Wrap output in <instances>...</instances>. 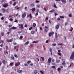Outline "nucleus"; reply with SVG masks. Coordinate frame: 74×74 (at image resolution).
Wrapping results in <instances>:
<instances>
[{"label": "nucleus", "mask_w": 74, "mask_h": 74, "mask_svg": "<svg viewBox=\"0 0 74 74\" xmlns=\"http://www.w3.org/2000/svg\"><path fill=\"white\" fill-rule=\"evenodd\" d=\"M45 32H48V31H47V29H45Z\"/></svg>", "instance_id": "nucleus-61"}, {"label": "nucleus", "mask_w": 74, "mask_h": 74, "mask_svg": "<svg viewBox=\"0 0 74 74\" xmlns=\"http://www.w3.org/2000/svg\"><path fill=\"white\" fill-rule=\"evenodd\" d=\"M11 58H12L13 60H14V57L13 56Z\"/></svg>", "instance_id": "nucleus-63"}, {"label": "nucleus", "mask_w": 74, "mask_h": 74, "mask_svg": "<svg viewBox=\"0 0 74 74\" xmlns=\"http://www.w3.org/2000/svg\"><path fill=\"white\" fill-rule=\"evenodd\" d=\"M27 24L25 25V27H27Z\"/></svg>", "instance_id": "nucleus-57"}, {"label": "nucleus", "mask_w": 74, "mask_h": 74, "mask_svg": "<svg viewBox=\"0 0 74 74\" xmlns=\"http://www.w3.org/2000/svg\"><path fill=\"white\" fill-rule=\"evenodd\" d=\"M4 32H2L1 33V35L2 36H4Z\"/></svg>", "instance_id": "nucleus-34"}, {"label": "nucleus", "mask_w": 74, "mask_h": 74, "mask_svg": "<svg viewBox=\"0 0 74 74\" xmlns=\"http://www.w3.org/2000/svg\"><path fill=\"white\" fill-rule=\"evenodd\" d=\"M10 42H12V41H13V40H12V39H11L10 40Z\"/></svg>", "instance_id": "nucleus-50"}, {"label": "nucleus", "mask_w": 74, "mask_h": 74, "mask_svg": "<svg viewBox=\"0 0 74 74\" xmlns=\"http://www.w3.org/2000/svg\"><path fill=\"white\" fill-rule=\"evenodd\" d=\"M32 27H30L29 28V30H32Z\"/></svg>", "instance_id": "nucleus-47"}, {"label": "nucleus", "mask_w": 74, "mask_h": 74, "mask_svg": "<svg viewBox=\"0 0 74 74\" xmlns=\"http://www.w3.org/2000/svg\"><path fill=\"white\" fill-rule=\"evenodd\" d=\"M74 58V52H73L70 57L71 59H73Z\"/></svg>", "instance_id": "nucleus-2"}, {"label": "nucleus", "mask_w": 74, "mask_h": 74, "mask_svg": "<svg viewBox=\"0 0 74 74\" xmlns=\"http://www.w3.org/2000/svg\"><path fill=\"white\" fill-rule=\"evenodd\" d=\"M8 6V5L6 3L5 4L3 5V7L4 8H6V7H7Z\"/></svg>", "instance_id": "nucleus-6"}, {"label": "nucleus", "mask_w": 74, "mask_h": 74, "mask_svg": "<svg viewBox=\"0 0 74 74\" xmlns=\"http://www.w3.org/2000/svg\"><path fill=\"white\" fill-rule=\"evenodd\" d=\"M22 38H23V36H21L20 37V39H22Z\"/></svg>", "instance_id": "nucleus-40"}, {"label": "nucleus", "mask_w": 74, "mask_h": 74, "mask_svg": "<svg viewBox=\"0 0 74 74\" xmlns=\"http://www.w3.org/2000/svg\"><path fill=\"white\" fill-rule=\"evenodd\" d=\"M54 7L57 8V7H56V4H55V3H54Z\"/></svg>", "instance_id": "nucleus-33"}, {"label": "nucleus", "mask_w": 74, "mask_h": 74, "mask_svg": "<svg viewBox=\"0 0 74 74\" xmlns=\"http://www.w3.org/2000/svg\"><path fill=\"white\" fill-rule=\"evenodd\" d=\"M6 53H7V54H8V53L7 51H6V52H5V51H4V55H6Z\"/></svg>", "instance_id": "nucleus-17"}, {"label": "nucleus", "mask_w": 74, "mask_h": 74, "mask_svg": "<svg viewBox=\"0 0 74 74\" xmlns=\"http://www.w3.org/2000/svg\"><path fill=\"white\" fill-rule=\"evenodd\" d=\"M33 26L34 27H36V24L35 23H33Z\"/></svg>", "instance_id": "nucleus-21"}, {"label": "nucleus", "mask_w": 74, "mask_h": 74, "mask_svg": "<svg viewBox=\"0 0 74 74\" xmlns=\"http://www.w3.org/2000/svg\"><path fill=\"white\" fill-rule=\"evenodd\" d=\"M55 37L56 38H58V34L56 33H55Z\"/></svg>", "instance_id": "nucleus-18"}, {"label": "nucleus", "mask_w": 74, "mask_h": 74, "mask_svg": "<svg viewBox=\"0 0 74 74\" xmlns=\"http://www.w3.org/2000/svg\"><path fill=\"white\" fill-rule=\"evenodd\" d=\"M69 17H72V15H71V14H69Z\"/></svg>", "instance_id": "nucleus-32"}, {"label": "nucleus", "mask_w": 74, "mask_h": 74, "mask_svg": "<svg viewBox=\"0 0 74 74\" xmlns=\"http://www.w3.org/2000/svg\"><path fill=\"white\" fill-rule=\"evenodd\" d=\"M2 11H3V12L4 13L5 12V9L4 8H2Z\"/></svg>", "instance_id": "nucleus-19"}, {"label": "nucleus", "mask_w": 74, "mask_h": 74, "mask_svg": "<svg viewBox=\"0 0 74 74\" xmlns=\"http://www.w3.org/2000/svg\"><path fill=\"white\" fill-rule=\"evenodd\" d=\"M9 20L10 21H13V19L12 18H10Z\"/></svg>", "instance_id": "nucleus-44"}, {"label": "nucleus", "mask_w": 74, "mask_h": 74, "mask_svg": "<svg viewBox=\"0 0 74 74\" xmlns=\"http://www.w3.org/2000/svg\"><path fill=\"white\" fill-rule=\"evenodd\" d=\"M36 11V8H33L32 9V12H34Z\"/></svg>", "instance_id": "nucleus-14"}, {"label": "nucleus", "mask_w": 74, "mask_h": 74, "mask_svg": "<svg viewBox=\"0 0 74 74\" xmlns=\"http://www.w3.org/2000/svg\"><path fill=\"white\" fill-rule=\"evenodd\" d=\"M40 72L41 74H44V73L43 72H42V71H40Z\"/></svg>", "instance_id": "nucleus-45"}, {"label": "nucleus", "mask_w": 74, "mask_h": 74, "mask_svg": "<svg viewBox=\"0 0 74 74\" xmlns=\"http://www.w3.org/2000/svg\"><path fill=\"white\" fill-rule=\"evenodd\" d=\"M44 10H45V11H47V9L45 8H43Z\"/></svg>", "instance_id": "nucleus-55"}, {"label": "nucleus", "mask_w": 74, "mask_h": 74, "mask_svg": "<svg viewBox=\"0 0 74 74\" xmlns=\"http://www.w3.org/2000/svg\"><path fill=\"white\" fill-rule=\"evenodd\" d=\"M19 26H21L19 27V29H24V27H23V25L22 24H18Z\"/></svg>", "instance_id": "nucleus-1"}, {"label": "nucleus", "mask_w": 74, "mask_h": 74, "mask_svg": "<svg viewBox=\"0 0 74 74\" xmlns=\"http://www.w3.org/2000/svg\"><path fill=\"white\" fill-rule=\"evenodd\" d=\"M11 29H16V27H11Z\"/></svg>", "instance_id": "nucleus-20"}, {"label": "nucleus", "mask_w": 74, "mask_h": 74, "mask_svg": "<svg viewBox=\"0 0 74 74\" xmlns=\"http://www.w3.org/2000/svg\"><path fill=\"white\" fill-rule=\"evenodd\" d=\"M36 7L38 8H40V5H36Z\"/></svg>", "instance_id": "nucleus-28"}, {"label": "nucleus", "mask_w": 74, "mask_h": 74, "mask_svg": "<svg viewBox=\"0 0 74 74\" xmlns=\"http://www.w3.org/2000/svg\"><path fill=\"white\" fill-rule=\"evenodd\" d=\"M60 26V24H59V23H58V25H56L55 26V27H56V29H58L59 28Z\"/></svg>", "instance_id": "nucleus-3"}, {"label": "nucleus", "mask_w": 74, "mask_h": 74, "mask_svg": "<svg viewBox=\"0 0 74 74\" xmlns=\"http://www.w3.org/2000/svg\"><path fill=\"white\" fill-rule=\"evenodd\" d=\"M66 64V62H65V61H64L62 63V65H65Z\"/></svg>", "instance_id": "nucleus-25"}, {"label": "nucleus", "mask_w": 74, "mask_h": 74, "mask_svg": "<svg viewBox=\"0 0 74 74\" xmlns=\"http://www.w3.org/2000/svg\"><path fill=\"white\" fill-rule=\"evenodd\" d=\"M31 33L32 34H34V33H35V32L32 31L31 32Z\"/></svg>", "instance_id": "nucleus-22"}, {"label": "nucleus", "mask_w": 74, "mask_h": 74, "mask_svg": "<svg viewBox=\"0 0 74 74\" xmlns=\"http://www.w3.org/2000/svg\"><path fill=\"white\" fill-rule=\"evenodd\" d=\"M15 22H16L17 23L18 22V20L16 19H15Z\"/></svg>", "instance_id": "nucleus-41"}, {"label": "nucleus", "mask_w": 74, "mask_h": 74, "mask_svg": "<svg viewBox=\"0 0 74 74\" xmlns=\"http://www.w3.org/2000/svg\"><path fill=\"white\" fill-rule=\"evenodd\" d=\"M19 65H20V62H19L15 64V66H19Z\"/></svg>", "instance_id": "nucleus-9"}, {"label": "nucleus", "mask_w": 74, "mask_h": 74, "mask_svg": "<svg viewBox=\"0 0 74 74\" xmlns=\"http://www.w3.org/2000/svg\"><path fill=\"white\" fill-rule=\"evenodd\" d=\"M61 51H60V50H59L58 51V53H60Z\"/></svg>", "instance_id": "nucleus-59"}, {"label": "nucleus", "mask_w": 74, "mask_h": 74, "mask_svg": "<svg viewBox=\"0 0 74 74\" xmlns=\"http://www.w3.org/2000/svg\"><path fill=\"white\" fill-rule=\"evenodd\" d=\"M1 20H3V19H4V17H1Z\"/></svg>", "instance_id": "nucleus-56"}, {"label": "nucleus", "mask_w": 74, "mask_h": 74, "mask_svg": "<svg viewBox=\"0 0 74 74\" xmlns=\"http://www.w3.org/2000/svg\"><path fill=\"white\" fill-rule=\"evenodd\" d=\"M24 65L25 66H28V65H27V64H25Z\"/></svg>", "instance_id": "nucleus-53"}, {"label": "nucleus", "mask_w": 74, "mask_h": 74, "mask_svg": "<svg viewBox=\"0 0 74 74\" xmlns=\"http://www.w3.org/2000/svg\"><path fill=\"white\" fill-rule=\"evenodd\" d=\"M26 16V13H24L22 15V18H24Z\"/></svg>", "instance_id": "nucleus-4"}, {"label": "nucleus", "mask_w": 74, "mask_h": 74, "mask_svg": "<svg viewBox=\"0 0 74 74\" xmlns=\"http://www.w3.org/2000/svg\"><path fill=\"white\" fill-rule=\"evenodd\" d=\"M60 70H61V69L60 68H59L58 69V71H59Z\"/></svg>", "instance_id": "nucleus-36"}, {"label": "nucleus", "mask_w": 74, "mask_h": 74, "mask_svg": "<svg viewBox=\"0 0 74 74\" xmlns=\"http://www.w3.org/2000/svg\"><path fill=\"white\" fill-rule=\"evenodd\" d=\"M38 12H37L35 14V15L36 16H37V15H38Z\"/></svg>", "instance_id": "nucleus-37"}, {"label": "nucleus", "mask_w": 74, "mask_h": 74, "mask_svg": "<svg viewBox=\"0 0 74 74\" xmlns=\"http://www.w3.org/2000/svg\"><path fill=\"white\" fill-rule=\"evenodd\" d=\"M36 3H40V1H38V0H36Z\"/></svg>", "instance_id": "nucleus-38"}, {"label": "nucleus", "mask_w": 74, "mask_h": 74, "mask_svg": "<svg viewBox=\"0 0 74 74\" xmlns=\"http://www.w3.org/2000/svg\"><path fill=\"white\" fill-rule=\"evenodd\" d=\"M15 5H16V2H14L13 3V5H14V6H15Z\"/></svg>", "instance_id": "nucleus-48"}, {"label": "nucleus", "mask_w": 74, "mask_h": 74, "mask_svg": "<svg viewBox=\"0 0 74 74\" xmlns=\"http://www.w3.org/2000/svg\"><path fill=\"white\" fill-rule=\"evenodd\" d=\"M35 74H40V73L37 70L35 71H34Z\"/></svg>", "instance_id": "nucleus-8"}, {"label": "nucleus", "mask_w": 74, "mask_h": 74, "mask_svg": "<svg viewBox=\"0 0 74 74\" xmlns=\"http://www.w3.org/2000/svg\"><path fill=\"white\" fill-rule=\"evenodd\" d=\"M64 38L65 40H66V36H64Z\"/></svg>", "instance_id": "nucleus-43"}, {"label": "nucleus", "mask_w": 74, "mask_h": 74, "mask_svg": "<svg viewBox=\"0 0 74 74\" xmlns=\"http://www.w3.org/2000/svg\"><path fill=\"white\" fill-rule=\"evenodd\" d=\"M30 63H31V61L29 60V61H27V63H28V64H29Z\"/></svg>", "instance_id": "nucleus-30"}, {"label": "nucleus", "mask_w": 74, "mask_h": 74, "mask_svg": "<svg viewBox=\"0 0 74 74\" xmlns=\"http://www.w3.org/2000/svg\"><path fill=\"white\" fill-rule=\"evenodd\" d=\"M6 49H8V46H6Z\"/></svg>", "instance_id": "nucleus-64"}, {"label": "nucleus", "mask_w": 74, "mask_h": 74, "mask_svg": "<svg viewBox=\"0 0 74 74\" xmlns=\"http://www.w3.org/2000/svg\"><path fill=\"white\" fill-rule=\"evenodd\" d=\"M9 27H12V25H9L8 26Z\"/></svg>", "instance_id": "nucleus-52"}, {"label": "nucleus", "mask_w": 74, "mask_h": 74, "mask_svg": "<svg viewBox=\"0 0 74 74\" xmlns=\"http://www.w3.org/2000/svg\"><path fill=\"white\" fill-rule=\"evenodd\" d=\"M39 12V10H38V9H37V10H36V12Z\"/></svg>", "instance_id": "nucleus-62"}, {"label": "nucleus", "mask_w": 74, "mask_h": 74, "mask_svg": "<svg viewBox=\"0 0 74 74\" xmlns=\"http://www.w3.org/2000/svg\"><path fill=\"white\" fill-rule=\"evenodd\" d=\"M60 18H64V17L63 16H60Z\"/></svg>", "instance_id": "nucleus-42"}, {"label": "nucleus", "mask_w": 74, "mask_h": 74, "mask_svg": "<svg viewBox=\"0 0 74 74\" xmlns=\"http://www.w3.org/2000/svg\"><path fill=\"white\" fill-rule=\"evenodd\" d=\"M60 62V60H56V62L57 63H59Z\"/></svg>", "instance_id": "nucleus-16"}, {"label": "nucleus", "mask_w": 74, "mask_h": 74, "mask_svg": "<svg viewBox=\"0 0 74 74\" xmlns=\"http://www.w3.org/2000/svg\"><path fill=\"white\" fill-rule=\"evenodd\" d=\"M73 30V27H71V28L70 31H72V30Z\"/></svg>", "instance_id": "nucleus-51"}, {"label": "nucleus", "mask_w": 74, "mask_h": 74, "mask_svg": "<svg viewBox=\"0 0 74 74\" xmlns=\"http://www.w3.org/2000/svg\"><path fill=\"white\" fill-rule=\"evenodd\" d=\"M13 62H11L10 64V66H12V65H13Z\"/></svg>", "instance_id": "nucleus-24"}, {"label": "nucleus", "mask_w": 74, "mask_h": 74, "mask_svg": "<svg viewBox=\"0 0 74 74\" xmlns=\"http://www.w3.org/2000/svg\"><path fill=\"white\" fill-rule=\"evenodd\" d=\"M30 6L32 7H34V4L33 3H32L31 4Z\"/></svg>", "instance_id": "nucleus-23"}, {"label": "nucleus", "mask_w": 74, "mask_h": 74, "mask_svg": "<svg viewBox=\"0 0 74 74\" xmlns=\"http://www.w3.org/2000/svg\"><path fill=\"white\" fill-rule=\"evenodd\" d=\"M58 54L60 56H62V53H58Z\"/></svg>", "instance_id": "nucleus-27"}, {"label": "nucleus", "mask_w": 74, "mask_h": 74, "mask_svg": "<svg viewBox=\"0 0 74 74\" xmlns=\"http://www.w3.org/2000/svg\"><path fill=\"white\" fill-rule=\"evenodd\" d=\"M51 58H49L48 60V62L49 63H51Z\"/></svg>", "instance_id": "nucleus-7"}, {"label": "nucleus", "mask_w": 74, "mask_h": 74, "mask_svg": "<svg viewBox=\"0 0 74 74\" xmlns=\"http://www.w3.org/2000/svg\"><path fill=\"white\" fill-rule=\"evenodd\" d=\"M55 10L54 9H53V10H51V11H49V12H55Z\"/></svg>", "instance_id": "nucleus-15"}, {"label": "nucleus", "mask_w": 74, "mask_h": 74, "mask_svg": "<svg viewBox=\"0 0 74 74\" xmlns=\"http://www.w3.org/2000/svg\"><path fill=\"white\" fill-rule=\"evenodd\" d=\"M3 63L4 64H5V60H3Z\"/></svg>", "instance_id": "nucleus-26"}, {"label": "nucleus", "mask_w": 74, "mask_h": 74, "mask_svg": "<svg viewBox=\"0 0 74 74\" xmlns=\"http://www.w3.org/2000/svg\"><path fill=\"white\" fill-rule=\"evenodd\" d=\"M14 57H15V58H18V56H17V55L15 54L14 55Z\"/></svg>", "instance_id": "nucleus-39"}, {"label": "nucleus", "mask_w": 74, "mask_h": 74, "mask_svg": "<svg viewBox=\"0 0 74 74\" xmlns=\"http://www.w3.org/2000/svg\"><path fill=\"white\" fill-rule=\"evenodd\" d=\"M17 73H21L22 72V70H18L17 71Z\"/></svg>", "instance_id": "nucleus-13"}, {"label": "nucleus", "mask_w": 74, "mask_h": 74, "mask_svg": "<svg viewBox=\"0 0 74 74\" xmlns=\"http://www.w3.org/2000/svg\"><path fill=\"white\" fill-rule=\"evenodd\" d=\"M53 35V34L52 32L50 33L49 34V37H51V36Z\"/></svg>", "instance_id": "nucleus-12"}, {"label": "nucleus", "mask_w": 74, "mask_h": 74, "mask_svg": "<svg viewBox=\"0 0 74 74\" xmlns=\"http://www.w3.org/2000/svg\"><path fill=\"white\" fill-rule=\"evenodd\" d=\"M41 58H42V61H43V62H44V60H45L44 58L43 57H41Z\"/></svg>", "instance_id": "nucleus-29"}, {"label": "nucleus", "mask_w": 74, "mask_h": 74, "mask_svg": "<svg viewBox=\"0 0 74 74\" xmlns=\"http://www.w3.org/2000/svg\"><path fill=\"white\" fill-rule=\"evenodd\" d=\"M53 46H56V43H54L53 44Z\"/></svg>", "instance_id": "nucleus-58"}, {"label": "nucleus", "mask_w": 74, "mask_h": 74, "mask_svg": "<svg viewBox=\"0 0 74 74\" xmlns=\"http://www.w3.org/2000/svg\"><path fill=\"white\" fill-rule=\"evenodd\" d=\"M49 51H50V52H52V49L51 48H50L49 49Z\"/></svg>", "instance_id": "nucleus-31"}, {"label": "nucleus", "mask_w": 74, "mask_h": 74, "mask_svg": "<svg viewBox=\"0 0 74 74\" xmlns=\"http://www.w3.org/2000/svg\"><path fill=\"white\" fill-rule=\"evenodd\" d=\"M19 7H18V6H16L14 7V9L19 10Z\"/></svg>", "instance_id": "nucleus-11"}, {"label": "nucleus", "mask_w": 74, "mask_h": 74, "mask_svg": "<svg viewBox=\"0 0 74 74\" xmlns=\"http://www.w3.org/2000/svg\"><path fill=\"white\" fill-rule=\"evenodd\" d=\"M30 17V18L32 19V14L31 13H30L29 14V15H27V18H29V17Z\"/></svg>", "instance_id": "nucleus-5"}, {"label": "nucleus", "mask_w": 74, "mask_h": 74, "mask_svg": "<svg viewBox=\"0 0 74 74\" xmlns=\"http://www.w3.org/2000/svg\"><path fill=\"white\" fill-rule=\"evenodd\" d=\"M37 42L34 41L33 42V43H37Z\"/></svg>", "instance_id": "nucleus-60"}, {"label": "nucleus", "mask_w": 74, "mask_h": 74, "mask_svg": "<svg viewBox=\"0 0 74 74\" xmlns=\"http://www.w3.org/2000/svg\"><path fill=\"white\" fill-rule=\"evenodd\" d=\"M29 44V42L28 41L27 42L25 43V45H27V44Z\"/></svg>", "instance_id": "nucleus-35"}, {"label": "nucleus", "mask_w": 74, "mask_h": 74, "mask_svg": "<svg viewBox=\"0 0 74 74\" xmlns=\"http://www.w3.org/2000/svg\"><path fill=\"white\" fill-rule=\"evenodd\" d=\"M61 1L63 4H65L66 3V0H61Z\"/></svg>", "instance_id": "nucleus-10"}, {"label": "nucleus", "mask_w": 74, "mask_h": 74, "mask_svg": "<svg viewBox=\"0 0 74 74\" xmlns=\"http://www.w3.org/2000/svg\"><path fill=\"white\" fill-rule=\"evenodd\" d=\"M22 31H18V33L19 34H20L21 33H22Z\"/></svg>", "instance_id": "nucleus-54"}, {"label": "nucleus", "mask_w": 74, "mask_h": 74, "mask_svg": "<svg viewBox=\"0 0 74 74\" xmlns=\"http://www.w3.org/2000/svg\"><path fill=\"white\" fill-rule=\"evenodd\" d=\"M6 11L7 13H9V12H8V10H6Z\"/></svg>", "instance_id": "nucleus-49"}, {"label": "nucleus", "mask_w": 74, "mask_h": 74, "mask_svg": "<svg viewBox=\"0 0 74 74\" xmlns=\"http://www.w3.org/2000/svg\"><path fill=\"white\" fill-rule=\"evenodd\" d=\"M60 18H57V20L58 21H60Z\"/></svg>", "instance_id": "nucleus-46"}]
</instances>
